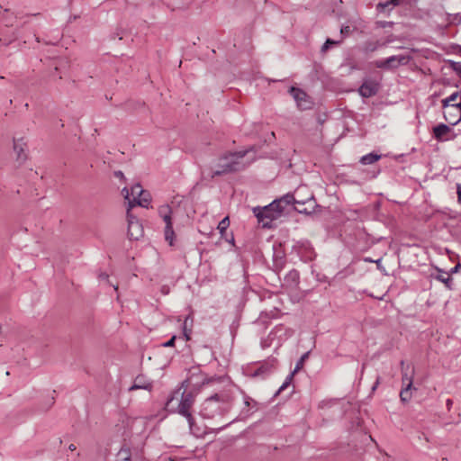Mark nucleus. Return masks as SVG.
Returning a JSON list of instances; mask_svg holds the SVG:
<instances>
[{
	"label": "nucleus",
	"mask_w": 461,
	"mask_h": 461,
	"mask_svg": "<svg viewBox=\"0 0 461 461\" xmlns=\"http://www.w3.org/2000/svg\"><path fill=\"white\" fill-rule=\"evenodd\" d=\"M188 386L189 380L183 381L180 387L167 401L166 406L170 411L176 412L186 418L190 429H193L194 419L192 415L191 408L195 402L197 393L192 390L188 391Z\"/></svg>",
	"instance_id": "1"
},
{
	"label": "nucleus",
	"mask_w": 461,
	"mask_h": 461,
	"mask_svg": "<svg viewBox=\"0 0 461 461\" xmlns=\"http://www.w3.org/2000/svg\"><path fill=\"white\" fill-rule=\"evenodd\" d=\"M233 405V395L229 390H223L205 399L200 415L204 419H213L228 413Z\"/></svg>",
	"instance_id": "2"
},
{
	"label": "nucleus",
	"mask_w": 461,
	"mask_h": 461,
	"mask_svg": "<svg viewBox=\"0 0 461 461\" xmlns=\"http://www.w3.org/2000/svg\"><path fill=\"white\" fill-rule=\"evenodd\" d=\"M248 150L230 152L220 158L217 169L212 174V177L243 170L246 165L241 161Z\"/></svg>",
	"instance_id": "3"
},
{
	"label": "nucleus",
	"mask_w": 461,
	"mask_h": 461,
	"mask_svg": "<svg viewBox=\"0 0 461 461\" xmlns=\"http://www.w3.org/2000/svg\"><path fill=\"white\" fill-rule=\"evenodd\" d=\"M253 212L263 228H271L273 221L283 214L281 210L276 207V203L274 202L263 208L255 207Z\"/></svg>",
	"instance_id": "4"
},
{
	"label": "nucleus",
	"mask_w": 461,
	"mask_h": 461,
	"mask_svg": "<svg viewBox=\"0 0 461 461\" xmlns=\"http://www.w3.org/2000/svg\"><path fill=\"white\" fill-rule=\"evenodd\" d=\"M171 213H172V209L168 204L161 205L158 208V214L166 223L165 239L169 243L170 246L173 245V240H174V236H175Z\"/></svg>",
	"instance_id": "5"
},
{
	"label": "nucleus",
	"mask_w": 461,
	"mask_h": 461,
	"mask_svg": "<svg viewBox=\"0 0 461 461\" xmlns=\"http://www.w3.org/2000/svg\"><path fill=\"white\" fill-rule=\"evenodd\" d=\"M411 57L407 55H394L384 59L375 61V66L377 68L393 69L400 66L407 65Z\"/></svg>",
	"instance_id": "6"
},
{
	"label": "nucleus",
	"mask_w": 461,
	"mask_h": 461,
	"mask_svg": "<svg viewBox=\"0 0 461 461\" xmlns=\"http://www.w3.org/2000/svg\"><path fill=\"white\" fill-rule=\"evenodd\" d=\"M128 221V237L130 240H138L143 236V227L140 221L130 212V208L127 211Z\"/></svg>",
	"instance_id": "7"
},
{
	"label": "nucleus",
	"mask_w": 461,
	"mask_h": 461,
	"mask_svg": "<svg viewBox=\"0 0 461 461\" xmlns=\"http://www.w3.org/2000/svg\"><path fill=\"white\" fill-rule=\"evenodd\" d=\"M289 92L296 101L299 109L308 110L312 107V103L304 91L295 86H292Z\"/></svg>",
	"instance_id": "8"
},
{
	"label": "nucleus",
	"mask_w": 461,
	"mask_h": 461,
	"mask_svg": "<svg viewBox=\"0 0 461 461\" xmlns=\"http://www.w3.org/2000/svg\"><path fill=\"white\" fill-rule=\"evenodd\" d=\"M444 118L450 125H456L461 121V107L459 104H452L444 111Z\"/></svg>",
	"instance_id": "9"
},
{
	"label": "nucleus",
	"mask_w": 461,
	"mask_h": 461,
	"mask_svg": "<svg viewBox=\"0 0 461 461\" xmlns=\"http://www.w3.org/2000/svg\"><path fill=\"white\" fill-rule=\"evenodd\" d=\"M378 91L379 84L372 80L365 81L358 88L359 95L365 98L375 95Z\"/></svg>",
	"instance_id": "10"
},
{
	"label": "nucleus",
	"mask_w": 461,
	"mask_h": 461,
	"mask_svg": "<svg viewBox=\"0 0 461 461\" xmlns=\"http://www.w3.org/2000/svg\"><path fill=\"white\" fill-rule=\"evenodd\" d=\"M309 352H306L304 353L301 357L300 359L297 361L296 365H295V367L294 369V371L285 378V381L283 383V384L280 386L279 390H278V393L285 390L292 382L293 378H294V375L295 373H297L299 370H301L303 366V364H304V361L306 360V358L308 357L309 356Z\"/></svg>",
	"instance_id": "11"
},
{
	"label": "nucleus",
	"mask_w": 461,
	"mask_h": 461,
	"mask_svg": "<svg viewBox=\"0 0 461 461\" xmlns=\"http://www.w3.org/2000/svg\"><path fill=\"white\" fill-rule=\"evenodd\" d=\"M451 131V128L444 123H439L438 125L433 127L432 132L433 137L438 141H445L447 140H450L449 138H447L446 136Z\"/></svg>",
	"instance_id": "12"
},
{
	"label": "nucleus",
	"mask_w": 461,
	"mask_h": 461,
	"mask_svg": "<svg viewBox=\"0 0 461 461\" xmlns=\"http://www.w3.org/2000/svg\"><path fill=\"white\" fill-rule=\"evenodd\" d=\"M144 389L148 391H151L152 389V382L147 379L144 375H140L135 377L133 381V384L130 387V391Z\"/></svg>",
	"instance_id": "13"
},
{
	"label": "nucleus",
	"mask_w": 461,
	"mask_h": 461,
	"mask_svg": "<svg viewBox=\"0 0 461 461\" xmlns=\"http://www.w3.org/2000/svg\"><path fill=\"white\" fill-rule=\"evenodd\" d=\"M273 202L276 203V207L279 208L283 213L287 206L294 203L301 204V203L295 201L292 194H286L281 198L276 199ZM302 205H303V203H302Z\"/></svg>",
	"instance_id": "14"
},
{
	"label": "nucleus",
	"mask_w": 461,
	"mask_h": 461,
	"mask_svg": "<svg viewBox=\"0 0 461 461\" xmlns=\"http://www.w3.org/2000/svg\"><path fill=\"white\" fill-rule=\"evenodd\" d=\"M26 143L23 141V139H14V150L16 153L17 160L24 161L27 158L25 153Z\"/></svg>",
	"instance_id": "15"
},
{
	"label": "nucleus",
	"mask_w": 461,
	"mask_h": 461,
	"mask_svg": "<svg viewBox=\"0 0 461 461\" xmlns=\"http://www.w3.org/2000/svg\"><path fill=\"white\" fill-rule=\"evenodd\" d=\"M401 366H402V385L406 387H413L412 386V376H413V369L411 371V373H408V369L410 368L409 365H405L404 360L401 361Z\"/></svg>",
	"instance_id": "16"
},
{
	"label": "nucleus",
	"mask_w": 461,
	"mask_h": 461,
	"mask_svg": "<svg viewBox=\"0 0 461 461\" xmlns=\"http://www.w3.org/2000/svg\"><path fill=\"white\" fill-rule=\"evenodd\" d=\"M244 409L241 411V413L245 416H249L253 412L258 410V403L249 396L244 397Z\"/></svg>",
	"instance_id": "17"
},
{
	"label": "nucleus",
	"mask_w": 461,
	"mask_h": 461,
	"mask_svg": "<svg viewBox=\"0 0 461 461\" xmlns=\"http://www.w3.org/2000/svg\"><path fill=\"white\" fill-rule=\"evenodd\" d=\"M150 201H151L150 194L144 189H143L141 194L138 198L134 197V204L140 205V206L145 207V208H148Z\"/></svg>",
	"instance_id": "18"
},
{
	"label": "nucleus",
	"mask_w": 461,
	"mask_h": 461,
	"mask_svg": "<svg viewBox=\"0 0 461 461\" xmlns=\"http://www.w3.org/2000/svg\"><path fill=\"white\" fill-rule=\"evenodd\" d=\"M300 275L295 269L289 271L285 276V281L290 286H295L299 283Z\"/></svg>",
	"instance_id": "19"
},
{
	"label": "nucleus",
	"mask_w": 461,
	"mask_h": 461,
	"mask_svg": "<svg viewBox=\"0 0 461 461\" xmlns=\"http://www.w3.org/2000/svg\"><path fill=\"white\" fill-rule=\"evenodd\" d=\"M390 41H386L385 42L380 41H366L364 45V51L366 52H374L378 50L380 47L386 46Z\"/></svg>",
	"instance_id": "20"
},
{
	"label": "nucleus",
	"mask_w": 461,
	"mask_h": 461,
	"mask_svg": "<svg viewBox=\"0 0 461 461\" xmlns=\"http://www.w3.org/2000/svg\"><path fill=\"white\" fill-rule=\"evenodd\" d=\"M143 191L142 186L140 184H136L131 186V194L130 196H132V200L129 198V208L131 209L132 206H134V197H139Z\"/></svg>",
	"instance_id": "21"
},
{
	"label": "nucleus",
	"mask_w": 461,
	"mask_h": 461,
	"mask_svg": "<svg viewBox=\"0 0 461 461\" xmlns=\"http://www.w3.org/2000/svg\"><path fill=\"white\" fill-rule=\"evenodd\" d=\"M275 366V360L261 365L256 371L255 375H263L270 372Z\"/></svg>",
	"instance_id": "22"
},
{
	"label": "nucleus",
	"mask_w": 461,
	"mask_h": 461,
	"mask_svg": "<svg viewBox=\"0 0 461 461\" xmlns=\"http://www.w3.org/2000/svg\"><path fill=\"white\" fill-rule=\"evenodd\" d=\"M380 158H381L380 155L372 152V153L363 156L360 158V162L363 165H371V164L376 162Z\"/></svg>",
	"instance_id": "23"
},
{
	"label": "nucleus",
	"mask_w": 461,
	"mask_h": 461,
	"mask_svg": "<svg viewBox=\"0 0 461 461\" xmlns=\"http://www.w3.org/2000/svg\"><path fill=\"white\" fill-rule=\"evenodd\" d=\"M411 390H417L415 387H406L403 388L400 392L401 401L403 402H408L411 398Z\"/></svg>",
	"instance_id": "24"
},
{
	"label": "nucleus",
	"mask_w": 461,
	"mask_h": 461,
	"mask_svg": "<svg viewBox=\"0 0 461 461\" xmlns=\"http://www.w3.org/2000/svg\"><path fill=\"white\" fill-rule=\"evenodd\" d=\"M341 42V41H334L331 39H327L324 44L321 46V51L322 53L327 52V50L330 49V46H336L339 45Z\"/></svg>",
	"instance_id": "25"
},
{
	"label": "nucleus",
	"mask_w": 461,
	"mask_h": 461,
	"mask_svg": "<svg viewBox=\"0 0 461 461\" xmlns=\"http://www.w3.org/2000/svg\"><path fill=\"white\" fill-rule=\"evenodd\" d=\"M229 225V217H225L219 222L217 229L219 230L221 234H223V232L226 231V230L228 229Z\"/></svg>",
	"instance_id": "26"
},
{
	"label": "nucleus",
	"mask_w": 461,
	"mask_h": 461,
	"mask_svg": "<svg viewBox=\"0 0 461 461\" xmlns=\"http://www.w3.org/2000/svg\"><path fill=\"white\" fill-rule=\"evenodd\" d=\"M402 0H389V1H386L385 3H380L378 5L377 8L384 10V8H386L390 5L396 6V5H399L402 3Z\"/></svg>",
	"instance_id": "27"
},
{
	"label": "nucleus",
	"mask_w": 461,
	"mask_h": 461,
	"mask_svg": "<svg viewBox=\"0 0 461 461\" xmlns=\"http://www.w3.org/2000/svg\"><path fill=\"white\" fill-rule=\"evenodd\" d=\"M188 322H189V317H186L184 321L183 324V330H184V336L185 337L186 340L190 339V334H191V329H188Z\"/></svg>",
	"instance_id": "28"
},
{
	"label": "nucleus",
	"mask_w": 461,
	"mask_h": 461,
	"mask_svg": "<svg viewBox=\"0 0 461 461\" xmlns=\"http://www.w3.org/2000/svg\"><path fill=\"white\" fill-rule=\"evenodd\" d=\"M352 32L353 29L348 25L342 26L340 29V34L342 38L349 36L352 33Z\"/></svg>",
	"instance_id": "29"
},
{
	"label": "nucleus",
	"mask_w": 461,
	"mask_h": 461,
	"mask_svg": "<svg viewBox=\"0 0 461 461\" xmlns=\"http://www.w3.org/2000/svg\"><path fill=\"white\" fill-rule=\"evenodd\" d=\"M450 67L455 72H456L457 75L461 77V62L451 61Z\"/></svg>",
	"instance_id": "30"
},
{
	"label": "nucleus",
	"mask_w": 461,
	"mask_h": 461,
	"mask_svg": "<svg viewBox=\"0 0 461 461\" xmlns=\"http://www.w3.org/2000/svg\"><path fill=\"white\" fill-rule=\"evenodd\" d=\"M460 97V94L458 92H454L451 95H449L447 98L450 102V104H453L456 101V99Z\"/></svg>",
	"instance_id": "31"
},
{
	"label": "nucleus",
	"mask_w": 461,
	"mask_h": 461,
	"mask_svg": "<svg viewBox=\"0 0 461 461\" xmlns=\"http://www.w3.org/2000/svg\"><path fill=\"white\" fill-rule=\"evenodd\" d=\"M175 341H176V336H173L169 340L163 343L162 346L166 347V348L173 347L175 345Z\"/></svg>",
	"instance_id": "32"
},
{
	"label": "nucleus",
	"mask_w": 461,
	"mask_h": 461,
	"mask_svg": "<svg viewBox=\"0 0 461 461\" xmlns=\"http://www.w3.org/2000/svg\"><path fill=\"white\" fill-rule=\"evenodd\" d=\"M444 111L447 110L453 104H450L448 98H445L441 101Z\"/></svg>",
	"instance_id": "33"
},
{
	"label": "nucleus",
	"mask_w": 461,
	"mask_h": 461,
	"mask_svg": "<svg viewBox=\"0 0 461 461\" xmlns=\"http://www.w3.org/2000/svg\"><path fill=\"white\" fill-rule=\"evenodd\" d=\"M122 194L124 195V198L126 200H129L130 198V194H131V191L127 188V187H124L122 191Z\"/></svg>",
	"instance_id": "34"
},
{
	"label": "nucleus",
	"mask_w": 461,
	"mask_h": 461,
	"mask_svg": "<svg viewBox=\"0 0 461 461\" xmlns=\"http://www.w3.org/2000/svg\"><path fill=\"white\" fill-rule=\"evenodd\" d=\"M438 278V280H440L441 282L445 283L446 285H447L448 282H450L449 276H447V277H445L443 276H439Z\"/></svg>",
	"instance_id": "35"
},
{
	"label": "nucleus",
	"mask_w": 461,
	"mask_h": 461,
	"mask_svg": "<svg viewBox=\"0 0 461 461\" xmlns=\"http://www.w3.org/2000/svg\"><path fill=\"white\" fill-rule=\"evenodd\" d=\"M456 189H457V200H458V203H461V184H457Z\"/></svg>",
	"instance_id": "36"
},
{
	"label": "nucleus",
	"mask_w": 461,
	"mask_h": 461,
	"mask_svg": "<svg viewBox=\"0 0 461 461\" xmlns=\"http://www.w3.org/2000/svg\"><path fill=\"white\" fill-rule=\"evenodd\" d=\"M98 277L100 280H105L109 283L108 275L106 273H101Z\"/></svg>",
	"instance_id": "37"
},
{
	"label": "nucleus",
	"mask_w": 461,
	"mask_h": 461,
	"mask_svg": "<svg viewBox=\"0 0 461 461\" xmlns=\"http://www.w3.org/2000/svg\"><path fill=\"white\" fill-rule=\"evenodd\" d=\"M461 268V264H457L451 269V273H456Z\"/></svg>",
	"instance_id": "38"
},
{
	"label": "nucleus",
	"mask_w": 461,
	"mask_h": 461,
	"mask_svg": "<svg viewBox=\"0 0 461 461\" xmlns=\"http://www.w3.org/2000/svg\"><path fill=\"white\" fill-rule=\"evenodd\" d=\"M114 176H115L116 177H119V178H123V177H124L123 173H122V171H120V170L115 171V172H114Z\"/></svg>",
	"instance_id": "39"
},
{
	"label": "nucleus",
	"mask_w": 461,
	"mask_h": 461,
	"mask_svg": "<svg viewBox=\"0 0 461 461\" xmlns=\"http://www.w3.org/2000/svg\"><path fill=\"white\" fill-rule=\"evenodd\" d=\"M294 209L299 212L310 213V212H308L307 209H301L299 207H294Z\"/></svg>",
	"instance_id": "40"
},
{
	"label": "nucleus",
	"mask_w": 461,
	"mask_h": 461,
	"mask_svg": "<svg viewBox=\"0 0 461 461\" xmlns=\"http://www.w3.org/2000/svg\"><path fill=\"white\" fill-rule=\"evenodd\" d=\"M446 403H447V409L450 410V408L453 404V401L451 399H447Z\"/></svg>",
	"instance_id": "41"
},
{
	"label": "nucleus",
	"mask_w": 461,
	"mask_h": 461,
	"mask_svg": "<svg viewBox=\"0 0 461 461\" xmlns=\"http://www.w3.org/2000/svg\"><path fill=\"white\" fill-rule=\"evenodd\" d=\"M68 449L71 450V451H75L77 449V447L74 444H70L68 446Z\"/></svg>",
	"instance_id": "42"
},
{
	"label": "nucleus",
	"mask_w": 461,
	"mask_h": 461,
	"mask_svg": "<svg viewBox=\"0 0 461 461\" xmlns=\"http://www.w3.org/2000/svg\"><path fill=\"white\" fill-rule=\"evenodd\" d=\"M379 384V380L377 379L374 386L372 387L373 390H375L377 384Z\"/></svg>",
	"instance_id": "43"
},
{
	"label": "nucleus",
	"mask_w": 461,
	"mask_h": 461,
	"mask_svg": "<svg viewBox=\"0 0 461 461\" xmlns=\"http://www.w3.org/2000/svg\"><path fill=\"white\" fill-rule=\"evenodd\" d=\"M458 93L460 94V102L458 104H459V107H461V91Z\"/></svg>",
	"instance_id": "44"
},
{
	"label": "nucleus",
	"mask_w": 461,
	"mask_h": 461,
	"mask_svg": "<svg viewBox=\"0 0 461 461\" xmlns=\"http://www.w3.org/2000/svg\"><path fill=\"white\" fill-rule=\"evenodd\" d=\"M365 260L368 262H374L371 258H366Z\"/></svg>",
	"instance_id": "45"
},
{
	"label": "nucleus",
	"mask_w": 461,
	"mask_h": 461,
	"mask_svg": "<svg viewBox=\"0 0 461 461\" xmlns=\"http://www.w3.org/2000/svg\"><path fill=\"white\" fill-rule=\"evenodd\" d=\"M380 261H381V259H377V260L375 261V263L377 264V266H379Z\"/></svg>",
	"instance_id": "46"
},
{
	"label": "nucleus",
	"mask_w": 461,
	"mask_h": 461,
	"mask_svg": "<svg viewBox=\"0 0 461 461\" xmlns=\"http://www.w3.org/2000/svg\"><path fill=\"white\" fill-rule=\"evenodd\" d=\"M113 288H114V290H115V291H117V290H118V286H117V285H113Z\"/></svg>",
	"instance_id": "47"
}]
</instances>
